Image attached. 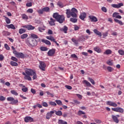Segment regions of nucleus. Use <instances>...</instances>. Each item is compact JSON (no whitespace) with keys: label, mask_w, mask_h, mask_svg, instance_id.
<instances>
[{"label":"nucleus","mask_w":124,"mask_h":124,"mask_svg":"<svg viewBox=\"0 0 124 124\" xmlns=\"http://www.w3.org/2000/svg\"><path fill=\"white\" fill-rule=\"evenodd\" d=\"M66 11L67 18H70L71 16L73 18H77V13H78V11L75 8H72L71 10L70 9H67Z\"/></svg>","instance_id":"obj_1"},{"label":"nucleus","mask_w":124,"mask_h":124,"mask_svg":"<svg viewBox=\"0 0 124 124\" xmlns=\"http://www.w3.org/2000/svg\"><path fill=\"white\" fill-rule=\"evenodd\" d=\"M53 18H54L56 20L57 22H58L60 24H62L65 20V17L64 16L59 15L58 13H55L53 15Z\"/></svg>","instance_id":"obj_2"},{"label":"nucleus","mask_w":124,"mask_h":124,"mask_svg":"<svg viewBox=\"0 0 124 124\" xmlns=\"http://www.w3.org/2000/svg\"><path fill=\"white\" fill-rule=\"evenodd\" d=\"M27 45L29 46H36L37 45V42L36 40L32 38H28L26 41Z\"/></svg>","instance_id":"obj_3"},{"label":"nucleus","mask_w":124,"mask_h":124,"mask_svg":"<svg viewBox=\"0 0 124 124\" xmlns=\"http://www.w3.org/2000/svg\"><path fill=\"white\" fill-rule=\"evenodd\" d=\"M111 110L112 111H114V112H117L118 113H124V108H120V107H117V108H111Z\"/></svg>","instance_id":"obj_4"},{"label":"nucleus","mask_w":124,"mask_h":124,"mask_svg":"<svg viewBox=\"0 0 124 124\" xmlns=\"http://www.w3.org/2000/svg\"><path fill=\"white\" fill-rule=\"evenodd\" d=\"M39 68L41 70H43V71H45V68H46V64L45 62L43 61L39 62Z\"/></svg>","instance_id":"obj_5"},{"label":"nucleus","mask_w":124,"mask_h":124,"mask_svg":"<svg viewBox=\"0 0 124 124\" xmlns=\"http://www.w3.org/2000/svg\"><path fill=\"white\" fill-rule=\"evenodd\" d=\"M7 100L8 101H11V104H12V105L16 104V103H18V101L17 99L15 100V99H14V98L11 97H8L7 98Z\"/></svg>","instance_id":"obj_6"},{"label":"nucleus","mask_w":124,"mask_h":124,"mask_svg":"<svg viewBox=\"0 0 124 124\" xmlns=\"http://www.w3.org/2000/svg\"><path fill=\"white\" fill-rule=\"evenodd\" d=\"M35 71L32 70L31 69H26L25 70V73L29 76H32V74H33Z\"/></svg>","instance_id":"obj_7"},{"label":"nucleus","mask_w":124,"mask_h":124,"mask_svg":"<svg viewBox=\"0 0 124 124\" xmlns=\"http://www.w3.org/2000/svg\"><path fill=\"white\" fill-rule=\"evenodd\" d=\"M107 105L111 106L112 107H118V104H117V103L111 101H107Z\"/></svg>","instance_id":"obj_8"},{"label":"nucleus","mask_w":124,"mask_h":124,"mask_svg":"<svg viewBox=\"0 0 124 124\" xmlns=\"http://www.w3.org/2000/svg\"><path fill=\"white\" fill-rule=\"evenodd\" d=\"M111 6L114 8H121L122 6H124V3L121 2V3H118V4H112Z\"/></svg>","instance_id":"obj_9"},{"label":"nucleus","mask_w":124,"mask_h":124,"mask_svg":"<svg viewBox=\"0 0 124 124\" xmlns=\"http://www.w3.org/2000/svg\"><path fill=\"white\" fill-rule=\"evenodd\" d=\"M55 53H56V49L52 48L48 51L47 55L50 57H52V56H54Z\"/></svg>","instance_id":"obj_10"},{"label":"nucleus","mask_w":124,"mask_h":124,"mask_svg":"<svg viewBox=\"0 0 124 124\" xmlns=\"http://www.w3.org/2000/svg\"><path fill=\"white\" fill-rule=\"evenodd\" d=\"M24 121L25 123H31L32 122H33V118L31 117L30 116H26L24 118Z\"/></svg>","instance_id":"obj_11"},{"label":"nucleus","mask_w":124,"mask_h":124,"mask_svg":"<svg viewBox=\"0 0 124 124\" xmlns=\"http://www.w3.org/2000/svg\"><path fill=\"white\" fill-rule=\"evenodd\" d=\"M88 18H89L91 22H97L98 21L97 18L93 16H89Z\"/></svg>","instance_id":"obj_12"},{"label":"nucleus","mask_w":124,"mask_h":124,"mask_svg":"<svg viewBox=\"0 0 124 124\" xmlns=\"http://www.w3.org/2000/svg\"><path fill=\"white\" fill-rule=\"evenodd\" d=\"M120 13L114 12L112 15L113 18H116V19H122V16H120Z\"/></svg>","instance_id":"obj_13"},{"label":"nucleus","mask_w":124,"mask_h":124,"mask_svg":"<svg viewBox=\"0 0 124 124\" xmlns=\"http://www.w3.org/2000/svg\"><path fill=\"white\" fill-rule=\"evenodd\" d=\"M49 25L50 26H55L56 25V19H54L53 18L51 17L49 21H48Z\"/></svg>","instance_id":"obj_14"},{"label":"nucleus","mask_w":124,"mask_h":124,"mask_svg":"<svg viewBox=\"0 0 124 124\" xmlns=\"http://www.w3.org/2000/svg\"><path fill=\"white\" fill-rule=\"evenodd\" d=\"M86 17H87V14L85 12L81 13L79 16V18H80L82 21L85 20Z\"/></svg>","instance_id":"obj_15"},{"label":"nucleus","mask_w":124,"mask_h":124,"mask_svg":"<svg viewBox=\"0 0 124 124\" xmlns=\"http://www.w3.org/2000/svg\"><path fill=\"white\" fill-rule=\"evenodd\" d=\"M23 28H26V29H27L28 31H31V30H34L35 29V27L34 26H32V25H26L24 26H22Z\"/></svg>","instance_id":"obj_16"},{"label":"nucleus","mask_w":124,"mask_h":124,"mask_svg":"<svg viewBox=\"0 0 124 124\" xmlns=\"http://www.w3.org/2000/svg\"><path fill=\"white\" fill-rule=\"evenodd\" d=\"M111 117L114 123L119 124V119H118V117H117V116L112 115H111Z\"/></svg>","instance_id":"obj_17"},{"label":"nucleus","mask_w":124,"mask_h":124,"mask_svg":"<svg viewBox=\"0 0 124 124\" xmlns=\"http://www.w3.org/2000/svg\"><path fill=\"white\" fill-rule=\"evenodd\" d=\"M41 41L42 42H43V43H45V44H46V45H51V42L47 40L43 39L41 40Z\"/></svg>","instance_id":"obj_18"},{"label":"nucleus","mask_w":124,"mask_h":124,"mask_svg":"<svg viewBox=\"0 0 124 124\" xmlns=\"http://www.w3.org/2000/svg\"><path fill=\"white\" fill-rule=\"evenodd\" d=\"M17 58H25V55H24V54H23V53L22 52H18L17 53L16 56Z\"/></svg>","instance_id":"obj_19"},{"label":"nucleus","mask_w":124,"mask_h":124,"mask_svg":"<svg viewBox=\"0 0 124 124\" xmlns=\"http://www.w3.org/2000/svg\"><path fill=\"white\" fill-rule=\"evenodd\" d=\"M114 21L115 23H117L121 26H123V25H124V23H123V21H122L121 20H120L117 19H114Z\"/></svg>","instance_id":"obj_20"},{"label":"nucleus","mask_w":124,"mask_h":124,"mask_svg":"<svg viewBox=\"0 0 124 124\" xmlns=\"http://www.w3.org/2000/svg\"><path fill=\"white\" fill-rule=\"evenodd\" d=\"M68 30V28L66 26H64L63 28H60L61 31H67Z\"/></svg>","instance_id":"obj_21"},{"label":"nucleus","mask_w":124,"mask_h":124,"mask_svg":"<svg viewBox=\"0 0 124 124\" xmlns=\"http://www.w3.org/2000/svg\"><path fill=\"white\" fill-rule=\"evenodd\" d=\"M10 64L12 66H18V63L15 62L14 61L10 62Z\"/></svg>","instance_id":"obj_22"},{"label":"nucleus","mask_w":124,"mask_h":124,"mask_svg":"<svg viewBox=\"0 0 124 124\" xmlns=\"http://www.w3.org/2000/svg\"><path fill=\"white\" fill-rule=\"evenodd\" d=\"M44 12H50V8L49 7H45L43 8Z\"/></svg>","instance_id":"obj_23"},{"label":"nucleus","mask_w":124,"mask_h":124,"mask_svg":"<svg viewBox=\"0 0 124 124\" xmlns=\"http://www.w3.org/2000/svg\"><path fill=\"white\" fill-rule=\"evenodd\" d=\"M55 114H56V115H57V116L62 115V112L61 110H59V111L55 110Z\"/></svg>","instance_id":"obj_24"},{"label":"nucleus","mask_w":124,"mask_h":124,"mask_svg":"<svg viewBox=\"0 0 124 124\" xmlns=\"http://www.w3.org/2000/svg\"><path fill=\"white\" fill-rule=\"evenodd\" d=\"M104 54L106 55H110V54H112V51L110 49H107L105 52H104Z\"/></svg>","instance_id":"obj_25"},{"label":"nucleus","mask_w":124,"mask_h":124,"mask_svg":"<svg viewBox=\"0 0 124 124\" xmlns=\"http://www.w3.org/2000/svg\"><path fill=\"white\" fill-rule=\"evenodd\" d=\"M59 124H67V122L65 121H63L62 120H59L58 121Z\"/></svg>","instance_id":"obj_26"},{"label":"nucleus","mask_w":124,"mask_h":124,"mask_svg":"<svg viewBox=\"0 0 124 124\" xmlns=\"http://www.w3.org/2000/svg\"><path fill=\"white\" fill-rule=\"evenodd\" d=\"M94 51L96 52H97V53H101V49L98 47H95L94 48Z\"/></svg>","instance_id":"obj_27"},{"label":"nucleus","mask_w":124,"mask_h":124,"mask_svg":"<svg viewBox=\"0 0 124 124\" xmlns=\"http://www.w3.org/2000/svg\"><path fill=\"white\" fill-rule=\"evenodd\" d=\"M31 37H30V38H33V39H34V38H35L36 39H37V38H38V36H37V35L36 34H31Z\"/></svg>","instance_id":"obj_28"},{"label":"nucleus","mask_w":124,"mask_h":124,"mask_svg":"<svg viewBox=\"0 0 124 124\" xmlns=\"http://www.w3.org/2000/svg\"><path fill=\"white\" fill-rule=\"evenodd\" d=\"M57 5H58V6H59V7H60L61 8H62V7H63V4H62V3L61 1H59L57 3Z\"/></svg>","instance_id":"obj_29"},{"label":"nucleus","mask_w":124,"mask_h":124,"mask_svg":"<svg viewBox=\"0 0 124 124\" xmlns=\"http://www.w3.org/2000/svg\"><path fill=\"white\" fill-rule=\"evenodd\" d=\"M24 79H25V80H28L29 81H31V78L28 75L24 77Z\"/></svg>","instance_id":"obj_30"},{"label":"nucleus","mask_w":124,"mask_h":124,"mask_svg":"<svg viewBox=\"0 0 124 124\" xmlns=\"http://www.w3.org/2000/svg\"><path fill=\"white\" fill-rule=\"evenodd\" d=\"M51 117H52V115H51V113H50L49 112H48L46 114V120H50V118H51Z\"/></svg>","instance_id":"obj_31"},{"label":"nucleus","mask_w":124,"mask_h":124,"mask_svg":"<svg viewBox=\"0 0 124 124\" xmlns=\"http://www.w3.org/2000/svg\"><path fill=\"white\" fill-rule=\"evenodd\" d=\"M5 19L6 24H10L11 23L10 19L8 17L5 16Z\"/></svg>","instance_id":"obj_32"},{"label":"nucleus","mask_w":124,"mask_h":124,"mask_svg":"<svg viewBox=\"0 0 124 124\" xmlns=\"http://www.w3.org/2000/svg\"><path fill=\"white\" fill-rule=\"evenodd\" d=\"M22 19H24V20H28L29 19V17L26 14H22Z\"/></svg>","instance_id":"obj_33"},{"label":"nucleus","mask_w":124,"mask_h":124,"mask_svg":"<svg viewBox=\"0 0 124 124\" xmlns=\"http://www.w3.org/2000/svg\"><path fill=\"white\" fill-rule=\"evenodd\" d=\"M8 28L9 29H12V30H15V26L13 24H10L8 25Z\"/></svg>","instance_id":"obj_34"},{"label":"nucleus","mask_w":124,"mask_h":124,"mask_svg":"<svg viewBox=\"0 0 124 124\" xmlns=\"http://www.w3.org/2000/svg\"><path fill=\"white\" fill-rule=\"evenodd\" d=\"M118 53H119V55H121V56H124V51L123 50V49L119 50Z\"/></svg>","instance_id":"obj_35"},{"label":"nucleus","mask_w":124,"mask_h":124,"mask_svg":"<svg viewBox=\"0 0 124 124\" xmlns=\"http://www.w3.org/2000/svg\"><path fill=\"white\" fill-rule=\"evenodd\" d=\"M70 21L72 22V23H77V18H71L70 19Z\"/></svg>","instance_id":"obj_36"},{"label":"nucleus","mask_w":124,"mask_h":124,"mask_svg":"<svg viewBox=\"0 0 124 124\" xmlns=\"http://www.w3.org/2000/svg\"><path fill=\"white\" fill-rule=\"evenodd\" d=\"M28 37V34H23L21 36V39H25V38H27Z\"/></svg>","instance_id":"obj_37"},{"label":"nucleus","mask_w":124,"mask_h":124,"mask_svg":"<svg viewBox=\"0 0 124 124\" xmlns=\"http://www.w3.org/2000/svg\"><path fill=\"white\" fill-rule=\"evenodd\" d=\"M55 102H56L57 104H58V105H62V101L59 100H56L55 101Z\"/></svg>","instance_id":"obj_38"},{"label":"nucleus","mask_w":124,"mask_h":124,"mask_svg":"<svg viewBox=\"0 0 124 124\" xmlns=\"http://www.w3.org/2000/svg\"><path fill=\"white\" fill-rule=\"evenodd\" d=\"M41 51H47L48 48L45 46H42L40 48Z\"/></svg>","instance_id":"obj_39"},{"label":"nucleus","mask_w":124,"mask_h":124,"mask_svg":"<svg viewBox=\"0 0 124 124\" xmlns=\"http://www.w3.org/2000/svg\"><path fill=\"white\" fill-rule=\"evenodd\" d=\"M107 68L109 72H112V71L114 70V69H113V68H112V67L110 66H108Z\"/></svg>","instance_id":"obj_40"},{"label":"nucleus","mask_w":124,"mask_h":124,"mask_svg":"<svg viewBox=\"0 0 124 124\" xmlns=\"http://www.w3.org/2000/svg\"><path fill=\"white\" fill-rule=\"evenodd\" d=\"M11 93L12 94L14 95H18V93L15 90L11 91Z\"/></svg>","instance_id":"obj_41"},{"label":"nucleus","mask_w":124,"mask_h":124,"mask_svg":"<svg viewBox=\"0 0 124 124\" xmlns=\"http://www.w3.org/2000/svg\"><path fill=\"white\" fill-rule=\"evenodd\" d=\"M26 5L27 7H31L32 6V3L31 2L27 3Z\"/></svg>","instance_id":"obj_42"},{"label":"nucleus","mask_w":124,"mask_h":124,"mask_svg":"<svg viewBox=\"0 0 124 124\" xmlns=\"http://www.w3.org/2000/svg\"><path fill=\"white\" fill-rule=\"evenodd\" d=\"M37 12H38V14H43L44 12L43 8L42 9L37 10Z\"/></svg>","instance_id":"obj_43"},{"label":"nucleus","mask_w":124,"mask_h":124,"mask_svg":"<svg viewBox=\"0 0 124 124\" xmlns=\"http://www.w3.org/2000/svg\"><path fill=\"white\" fill-rule=\"evenodd\" d=\"M84 82L85 84H86V85H87V86H88V87H91V86H92V85L89 81L87 80H84Z\"/></svg>","instance_id":"obj_44"},{"label":"nucleus","mask_w":124,"mask_h":124,"mask_svg":"<svg viewBox=\"0 0 124 124\" xmlns=\"http://www.w3.org/2000/svg\"><path fill=\"white\" fill-rule=\"evenodd\" d=\"M32 76H33V80H35V79H36V78H37V77L36 76V73H35V72H34V73L32 74Z\"/></svg>","instance_id":"obj_45"},{"label":"nucleus","mask_w":124,"mask_h":124,"mask_svg":"<svg viewBox=\"0 0 124 124\" xmlns=\"http://www.w3.org/2000/svg\"><path fill=\"white\" fill-rule=\"evenodd\" d=\"M4 47L5 48V49L6 50H10V47H9L8 45H7V44H4Z\"/></svg>","instance_id":"obj_46"},{"label":"nucleus","mask_w":124,"mask_h":124,"mask_svg":"<svg viewBox=\"0 0 124 124\" xmlns=\"http://www.w3.org/2000/svg\"><path fill=\"white\" fill-rule=\"evenodd\" d=\"M27 13H33V9L31 8L27 10Z\"/></svg>","instance_id":"obj_47"},{"label":"nucleus","mask_w":124,"mask_h":124,"mask_svg":"<svg viewBox=\"0 0 124 124\" xmlns=\"http://www.w3.org/2000/svg\"><path fill=\"white\" fill-rule=\"evenodd\" d=\"M95 34H96L97 35H98V36H99V37H101L102 36V34H101V32H100V31H94Z\"/></svg>","instance_id":"obj_48"},{"label":"nucleus","mask_w":124,"mask_h":124,"mask_svg":"<svg viewBox=\"0 0 124 124\" xmlns=\"http://www.w3.org/2000/svg\"><path fill=\"white\" fill-rule=\"evenodd\" d=\"M72 41L75 43V45H77L78 44V41L76 40V39L74 38L72 39Z\"/></svg>","instance_id":"obj_49"},{"label":"nucleus","mask_w":124,"mask_h":124,"mask_svg":"<svg viewBox=\"0 0 124 124\" xmlns=\"http://www.w3.org/2000/svg\"><path fill=\"white\" fill-rule=\"evenodd\" d=\"M46 93H47V94L48 95H50V96H51V97H54V94L50 92H49V91H47L46 92Z\"/></svg>","instance_id":"obj_50"},{"label":"nucleus","mask_w":124,"mask_h":124,"mask_svg":"<svg viewBox=\"0 0 124 124\" xmlns=\"http://www.w3.org/2000/svg\"><path fill=\"white\" fill-rule=\"evenodd\" d=\"M89 81L91 82V83H92V84L93 85H94V84H95L94 80H93V78H89Z\"/></svg>","instance_id":"obj_51"},{"label":"nucleus","mask_w":124,"mask_h":124,"mask_svg":"<svg viewBox=\"0 0 124 124\" xmlns=\"http://www.w3.org/2000/svg\"><path fill=\"white\" fill-rule=\"evenodd\" d=\"M0 101H4V100H5V97H4L2 95H0Z\"/></svg>","instance_id":"obj_52"},{"label":"nucleus","mask_w":124,"mask_h":124,"mask_svg":"<svg viewBox=\"0 0 124 124\" xmlns=\"http://www.w3.org/2000/svg\"><path fill=\"white\" fill-rule=\"evenodd\" d=\"M101 10L103 11V12H105L106 13L107 12V9L105 7H103L101 8Z\"/></svg>","instance_id":"obj_53"},{"label":"nucleus","mask_w":124,"mask_h":124,"mask_svg":"<svg viewBox=\"0 0 124 124\" xmlns=\"http://www.w3.org/2000/svg\"><path fill=\"white\" fill-rule=\"evenodd\" d=\"M22 91L24 93H27L28 92V88L27 87H24L23 88H22Z\"/></svg>","instance_id":"obj_54"},{"label":"nucleus","mask_w":124,"mask_h":124,"mask_svg":"<svg viewBox=\"0 0 124 124\" xmlns=\"http://www.w3.org/2000/svg\"><path fill=\"white\" fill-rule=\"evenodd\" d=\"M50 105H52V106H57V104L54 102H49Z\"/></svg>","instance_id":"obj_55"},{"label":"nucleus","mask_w":124,"mask_h":124,"mask_svg":"<svg viewBox=\"0 0 124 124\" xmlns=\"http://www.w3.org/2000/svg\"><path fill=\"white\" fill-rule=\"evenodd\" d=\"M11 60H12V61H14V62H18V59H17V58H16V57H15L12 56L11 57Z\"/></svg>","instance_id":"obj_56"},{"label":"nucleus","mask_w":124,"mask_h":124,"mask_svg":"<svg viewBox=\"0 0 124 124\" xmlns=\"http://www.w3.org/2000/svg\"><path fill=\"white\" fill-rule=\"evenodd\" d=\"M107 64H108V65H110L112 66L113 65V63L112 62L110 61H108L107 62Z\"/></svg>","instance_id":"obj_57"},{"label":"nucleus","mask_w":124,"mask_h":124,"mask_svg":"<svg viewBox=\"0 0 124 124\" xmlns=\"http://www.w3.org/2000/svg\"><path fill=\"white\" fill-rule=\"evenodd\" d=\"M94 121L96 124H101V120L99 119H95Z\"/></svg>","instance_id":"obj_58"},{"label":"nucleus","mask_w":124,"mask_h":124,"mask_svg":"<svg viewBox=\"0 0 124 124\" xmlns=\"http://www.w3.org/2000/svg\"><path fill=\"white\" fill-rule=\"evenodd\" d=\"M42 105L44 107H48V104L45 102L42 103Z\"/></svg>","instance_id":"obj_59"},{"label":"nucleus","mask_w":124,"mask_h":124,"mask_svg":"<svg viewBox=\"0 0 124 124\" xmlns=\"http://www.w3.org/2000/svg\"><path fill=\"white\" fill-rule=\"evenodd\" d=\"M65 87L67 89V90H72V87L69 85H65Z\"/></svg>","instance_id":"obj_60"},{"label":"nucleus","mask_w":124,"mask_h":124,"mask_svg":"<svg viewBox=\"0 0 124 124\" xmlns=\"http://www.w3.org/2000/svg\"><path fill=\"white\" fill-rule=\"evenodd\" d=\"M73 102H74V103H75L76 104H80V102H79L78 100H73Z\"/></svg>","instance_id":"obj_61"},{"label":"nucleus","mask_w":124,"mask_h":124,"mask_svg":"<svg viewBox=\"0 0 124 124\" xmlns=\"http://www.w3.org/2000/svg\"><path fill=\"white\" fill-rule=\"evenodd\" d=\"M74 29H75V31H78V30H79V29H80V28L78 26L75 25Z\"/></svg>","instance_id":"obj_62"},{"label":"nucleus","mask_w":124,"mask_h":124,"mask_svg":"<svg viewBox=\"0 0 124 124\" xmlns=\"http://www.w3.org/2000/svg\"><path fill=\"white\" fill-rule=\"evenodd\" d=\"M31 93H32L34 94V93H36V91H35V90H34V89L31 88Z\"/></svg>","instance_id":"obj_63"},{"label":"nucleus","mask_w":124,"mask_h":124,"mask_svg":"<svg viewBox=\"0 0 124 124\" xmlns=\"http://www.w3.org/2000/svg\"><path fill=\"white\" fill-rule=\"evenodd\" d=\"M71 57L72 58H74L75 59H77V58H78V57L75 54H72V55H71Z\"/></svg>","instance_id":"obj_64"}]
</instances>
